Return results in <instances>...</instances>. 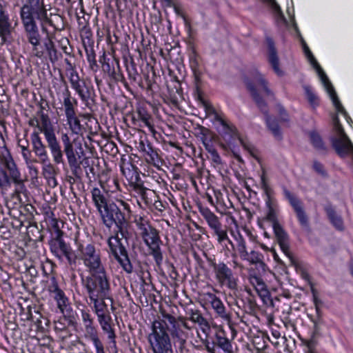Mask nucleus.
Here are the masks:
<instances>
[{
  "label": "nucleus",
  "instance_id": "f257e3e1",
  "mask_svg": "<svg viewBox=\"0 0 353 353\" xmlns=\"http://www.w3.org/2000/svg\"><path fill=\"white\" fill-rule=\"evenodd\" d=\"M303 50L309 61L316 70V72L325 89L330 95L336 109V114H333L332 117L334 134L331 137V142L332 147L336 153L342 157H345L352 151V145L351 141L344 132L343 124L339 117H341V119L345 121L349 126H351V118L347 117L345 110L338 99L331 82L315 59L305 43H303Z\"/></svg>",
  "mask_w": 353,
  "mask_h": 353
},
{
  "label": "nucleus",
  "instance_id": "f03ea898",
  "mask_svg": "<svg viewBox=\"0 0 353 353\" xmlns=\"http://www.w3.org/2000/svg\"><path fill=\"white\" fill-rule=\"evenodd\" d=\"M245 83L257 106L259 108L261 112L265 114V120L268 128L272 132L275 138L277 139H281V133L279 127L276 121L274 119H272V118L268 114L267 103L259 96L255 88V85H257L263 90L267 96L274 97V93L268 86L267 81L264 79L261 74L255 70L252 73L251 77L246 79Z\"/></svg>",
  "mask_w": 353,
  "mask_h": 353
},
{
  "label": "nucleus",
  "instance_id": "7ed1b4c3",
  "mask_svg": "<svg viewBox=\"0 0 353 353\" xmlns=\"http://www.w3.org/2000/svg\"><path fill=\"white\" fill-rule=\"evenodd\" d=\"M37 115L39 118L36 117L31 118L28 121V124L31 127L37 128L41 133L44 134L54 162L57 164L62 163L63 162V152L48 115L42 110L38 112Z\"/></svg>",
  "mask_w": 353,
  "mask_h": 353
},
{
  "label": "nucleus",
  "instance_id": "20e7f679",
  "mask_svg": "<svg viewBox=\"0 0 353 353\" xmlns=\"http://www.w3.org/2000/svg\"><path fill=\"white\" fill-rule=\"evenodd\" d=\"M141 236L148 247L150 253L153 256L157 265H160L163 261V254L161 250V240L158 231L152 226L148 221L140 218L137 222Z\"/></svg>",
  "mask_w": 353,
  "mask_h": 353
},
{
  "label": "nucleus",
  "instance_id": "39448f33",
  "mask_svg": "<svg viewBox=\"0 0 353 353\" xmlns=\"http://www.w3.org/2000/svg\"><path fill=\"white\" fill-rule=\"evenodd\" d=\"M79 259L89 272H101L105 270L101 260V250L94 243H79L77 247Z\"/></svg>",
  "mask_w": 353,
  "mask_h": 353
},
{
  "label": "nucleus",
  "instance_id": "423d86ee",
  "mask_svg": "<svg viewBox=\"0 0 353 353\" xmlns=\"http://www.w3.org/2000/svg\"><path fill=\"white\" fill-rule=\"evenodd\" d=\"M148 341L154 353H172V344L165 325L161 319L154 321Z\"/></svg>",
  "mask_w": 353,
  "mask_h": 353
},
{
  "label": "nucleus",
  "instance_id": "0eeeda50",
  "mask_svg": "<svg viewBox=\"0 0 353 353\" xmlns=\"http://www.w3.org/2000/svg\"><path fill=\"white\" fill-rule=\"evenodd\" d=\"M99 213L107 227L110 228L114 223L116 224L121 236L125 237V214L119 205L114 203H109Z\"/></svg>",
  "mask_w": 353,
  "mask_h": 353
},
{
  "label": "nucleus",
  "instance_id": "6e6552de",
  "mask_svg": "<svg viewBox=\"0 0 353 353\" xmlns=\"http://www.w3.org/2000/svg\"><path fill=\"white\" fill-rule=\"evenodd\" d=\"M210 266L212 268L215 279L221 287L235 291L238 288V278L236 277L232 270L223 261L216 262L210 261Z\"/></svg>",
  "mask_w": 353,
  "mask_h": 353
},
{
  "label": "nucleus",
  "instance_id": "1a4fd4ad",
  "mask_svg": "<svg viewBox=\"0 0 353 353\" xmlns=\"http://www.w3.org/2000/svg\"><path fill=\"white\" fill-rule=\"evenodd\" d=\"M20 17H34L41 22L42 30L44 25L52 26V21L48 17L44 0H26L20 10Z\"/></svg>",
  "mask_w": 353,
  "mask_h": 353
},
{
  "label": "nucleus",
  "instance_id": "9d476101",
  "mask_svg": "<svg viewBox=\"0 0 353 353\" xmlns=\"http://www.w3.org/2000/svg\"><path fill=\"white\" fill-rule=\"evenodd\" d=\"M90 276L85 281V287L90 295V298L94 296H106L110 290V284L107 279L105 270L101 272H90Z\"/></svg>",
  "mask_w": 353,
  "mask_h": 353
},
{
  "label": "nucleus",
  "instance_id": "9b49d317",
  "mask_svg": "<svg viewBox=\"0 0 353 353\" xmlns=\"http://www.w3.org/2000/svg\"><path fill=\"white\" fill-rule=\"evenodd\" d=\"M119 234H121V232L118 230L114 236H110L108 239V244L111 253L123 270L128 273H131L133 268L129 259L124 241L120 239Z\"/></svg>",
  "mask_w": 353,
  "mask_h": 353
},
{
  "label": "nucleus",
  "instance_id": "f8f14e48",
  "mask_svg": "<svg viewBox=\"0 0 353 353\" xmlns=\"http://www.w3.org/2000/svg\"><path fill=\"white\" fill-rule=\"evenodd\" d=\"M160 312L162 317L161 320L164 325H165L167 330L168 329L167 325L168 323L172 325V328L170 330V332L172 339L174 341V343L179 344L180 349H183L184 344L186 342L188 334L180 328L179 323H181V324L185 327L189 328L184 319L182 317H179L176 319L172 315L167 313L165 310H160Z\"/></svg>",
  "mask_w": 353,
  "mask_h": 353
},
{
  "label": "nucleus",
  "instance_id": "ddd939ff",
  "mask_svg": "<svg viewBox=\"0 0 353 353\" xmlns=\"http://www.w3.org/2000/svg\"><path fill=\"white\" fill-rule=\"evenodd\" d=\"M199 212L207 222L208 226L214 231L218 243L221 244L223 241H228L232 247L234 248L233 243L229 239L227 230L222 228L219 217L208 208L200 207Z\"/></svg>",
  "mask_w": 353,
  "mask_h": 353
},
{
  "label": "nucleus",
  "instance_id": "4468645a",
  "mask_svg": "<svg viewBox=\"0 0 353 353\" xmlns=\"http://www.w3.org/2000/svg\"><path fill=\"white\" fill-rule=\"evenodd\" d=\"M41 41H38L36 43H31L32 46V55L37 58L42 59L44 57L45 53L43 48H45L49 60L52 63L56 62L59 59V56L52 38L48 36L43 42V46L41 45Z\"/></svg>",
  "mask_w": 353,
  "mask_h": 353
},
{
  "label": "nucleus",
  "instance_id": "2eb2a0df",
  "mask_svg": "<svg viewBox=\"0 0 353 353\" xmlns=\"http://www.w3.org/2000/svg\"><path fill=\"white\" fill-rule=\"evenodd\" d=\"M214 329L215 339L213 343L225 352H230L232 350L231 341L236 336V330L231 326H229L227 330L221 327L217 326H215Z\"/></svg>",
  "mask_w": 353,
  "mask_h": 353
},
{
  "label": "nucleus",
  "instance_id": "dca6fc26",
  "mask_svg": "<svg viewBox=\"0 0 353 353\" xmlns=\"http://www.w3.org/2000/svg\"><path fill=\"white\" fill-rule=\"evenodd\" d=\"M62 232L57 230V236L50 242V250L53 254L59 259L65 256L69 263L74 262L72 258V251L70 247L67 245L61 238Z\"/></svg>",
  "mask_w": 353,
  "mask_h": 353
},
{
  "label": "nucleus",
  "instance_id": "f3484780",
  "mask_svg": "<svg viewBox=\"0 0 353 353\" xmlns=\"http://www.w3.org/2000/svg\"><path fill=\"white\" fill-rule=\"evenodd\" d=\"M284 194L293 208L301 226L305 229H309V219L303 209L301 201L286 189L284 190Z\"/></svg>",
  "mask_w": 353,
  "mask_h": 353
},
{
  "label": "nucleus",
  "instance_id": "a211bd4d",
  "mask_svg": "<svg viewBox=\"0 0 353 353\" xmlns=\"http://www.w3.org/2000/svg\"><path fill=\"white\" fill-rule=\"evenodd\" d=\"M20 18L28 41L31 44L41 41V36L35 21L36 18L34 17H20Z\"/></svg>",
  "mask_w": 353,
  "mask_h": 353
},
{
  "label": "nucleus",
  "instance_id": "6ab92c4d",
  "mask_svg": "<svg viewBox=\"0 0 353 353\" xmlns=\"http://www.w3.org/2000/svg\"><path fill=\"white\" fill-rule=\"evenodd\" d=\"M99 321L103 330L108 334V338L113 346H116L115 333L113 329L114 323L108 310H95Z\"/></svg>",
  "mask_w": 353,
  "mask_h": 353
},
{
  "label": "nucleus",
  "instance_id": "aec40b11",
  "mask_svg": "<svg viewBox=\"0 0 353 353\" xmlns=\"http://www.w3.org/2000/svg\"><path fill=\"white\" fill-rule=\"evenodd\" d=\"M48 289L49 292L53 294V297L57 301L59 309H63L69 305L68 299L65 293L59 288L57 279L54 276L50 278V284Z\"/></svg>",
  "mask_w": 353,
  "mask_h": 353
},
{
  "label": "nucleus",
  "instance_id": "412c9836",
  "mask_svg": "<svg viewBox=\"0 0 353 353\" xmlns=\"http://www.w3.org/2000/svg\"><path fill=\"white\" fill-rule=\"evenodd\" d=\"M40 132L39 130L38 131H34L32 134L31 140L34 154L39 157L41 163H45L48 161V156L46 147L39 136Z\"/></svg>",
  "mask_w": 353,
  "mask_h": 353
},
{
  "label": "nucleus",
  "instance_id": "4be33fe9",
  "mask_svg": "<svg viewBox=\"0 0 353 353\" xmlns=\"http://www.w3.org/2000/svg\"><path fill=\"white\" fill-rule=\"evenodd\" d=\"M12 26L5 8L0 3V45H3L11 34Z\"/></svg>",
  "mask_w": 353,
  "mask_h": 353
},
{
  "label": "nucleus",
  "instance_id": "5701e85b",
  "mask_svg": "<svg viewBox=\"0 0 353 353\" xmlns=\"http://www.w3.org/2000/svg\"><path fill=\"white\" fill-rule=\"evenodd\" d=\"M3 163L8 170L10 178L13 182L17 184L22 183L23 181L21 179V174L13 161V159L9 153L6 156L3 157Z\"/></svg>",
  "mask_w": 353,
  "mask_h": 353
},
{
  "label": "nucleus",
  "instance_id": "b1692460",
  "mask_svg": "<svg viewBox=\"0 0 353 353\" xmlns=\"http://www.w3.org/2000/svg\"><path fill=\"white\" fill-rule=\"evenodd\" d=\"M273 229L282 251L285 255L290 256V253L288 244V237L286 232L283 230L279 223H274Z\"/></svg>",
  "mask_w": 353,
  "mask_h": 353
},
{
  "label": "nucleus",
  "instance_id": "393cba45",
  "mask_svg": "<svg viewBox=\"0 0 353 353\" xmlns=\"http://www.w3.org/2000/svg\"><path fill=\"white\" fill-rule=\"evenodd\" d=\"M266 43L268 48L269 61L272 65L274 72L277 74L281 75L282 74V71L279 68V61L274 46V41L272 38L268 37H266Z\"/></svg>",
  "mask_w": 353,
  "mask_h": 353
},
{
  "label": "nucleus",
  "instance_id": "a878e982",
  "mask_svg": "<svg viewBox=\"0 0 353 353\" xmlns=\"http://www.w3.org/2000/svg\"><path fill=\"white\" fill-rule=\"evenodd\" d=\"M92 200L98 212L102 210L108 204V199L103 191L99 188L94 187L91 190Z\"/></svg>",
  "mask_w": 353,
  "mask_h": 353
},
{
  "label": "nucleus",
  "instance_id": "bb28decb",
  "mask_svg": "<svg viewBox=\"0 0 353 353\" xmlns=\"http://www.w3.org/2000/svg\"><path fill=\"white\" fill-rule=\"evenodd\" d=\"M69 80L73 89L79 94V97L83 101H86L88 99V95L86 94L82 89L79 83V77L77 72L71 68L69 70Z\"/></svg>",
  "mask_w": 353,
  "mask_h": 353
},
{
  "label": "nucleus",
  "instance_id": "cd10ccee",
  "mask_svg": "<svg viewBox=\"0 0 353 353\" xmlns=\"http://www.w3.org/2000/svg\"><path fill=\"white\" fill-rule=\"evenodd\" d=\"M90 304L93 303L95 309H114L112 305V299L106 296H94V298H90Z\"/></svg>",
  "mask_w": 353,
  "mask_h": 353
},
{
  "label": "nucleus",
  "instance_id": "c85d7f7f",
  "mask_svg": "<svg viewBox=\"0 0 353 353\" xmlns=\"http://www.w3.org/2000/svg\"><path fill=\"white\" fill-rule=\"evenodd\" d=\"M271 8L274 13L276 23L280 26H287L288 21L283 16L280 6L277 4L275 0H264Z\"/></svg>",
  "mask_w": 353,
  "mask_h": 353
},
{
  "label": "nucleus",
  "instance_id": "c756f323",
  "mask_svg": "<svg viewBox=\"0 0 353 353\" xmlns=\"http://www.w3.org/2000/svg\"><path fill=\"white\" fill-rule=\"evenodd\" d=\"M192 311V312L191 314L190 319L193 322L197 323L201 326L203 332L208 336L210 332V327L208 321L201 315L199 310Z\"/></svg>",
  "mask_w": 353,
  "mask_h": 353
},
{
  "label": "nucleus",
  "instance_id": "7c9ffc66",
  "mask_svg": "<svg viewBox=\"0 0 353 353\" xmlns=\"http://www.w3.org/2000/svg\"><path fill=\"white\" fill-rule=\"evenodd\" d=\"M137 117L139 120L141 121L148 128L151 133L153 134H156L152 117L150 113L143 108H139L137 110Z\"/></svg>",
  "mask_w": 353,
  "mask_h": 353
},
{
  "label": "nucleus",
  "instance_id": "2f4dec72",
  "mask_svg": "<svg viewBox=\"0 0 353 353\" xmlns=\"http://www.w3.org/2000/svg\"><path fill=\"white\" fill-rule=\"evenodd\" d=\"M320 336L319 329L316 328L313 331L310 339L302 340V342L307 347L306 353H317L316 346L318 344V339Z\"/></svg>",
  "mask_w": 353,
  "mask_h": 353
},
{
  "label": "nucleus",
  "instance_id": "473e14b6",
  "mask_svg": "<svg viewBox=\"0 0 353 353\" xmlns=\"http://www.w3.org/2000/svg\"><path fill=\"white\" fill-rule=\"evenodd\" d=\"M64 152L67 157L69 166L71 168H79V163L78 160L80 159V156L77 152H74L73 146L64 148Z\"/></svg>",
  "mask_w": 353,
  "mask_h": 353
},
{
  "label": "nucleus",
  "instance_id": "72a5a7b5",
  "mask_svg": "<svg viewBox=\"0 0 353 353\" xmlns=\"http://www.w3.org/2000/svg\"><path fill=\"white\" fill-rule=\"evenodd\" d=\"M64 94L63 105L66 117L75 113L74 105H77V101L76 99L71 98L70 93L68 89L65 90V93Z\"/></svg>",
  "mask_w": 353,
  "mask_h": 353
},
{
  "label": "nucleus",
  "instance_id": "f704fd0d",
  "mask_svg": "<svg viewBox=\"0 0 353 353\" xmlns=\"http://www.w3.org/2000/svg\"><path fill=\"white\" fill-rule=\"evenodd\" d=\"M325 210L331 223L334 225V226L338 230H342L343 221L341 216H339L334 210L330 206L326 207Z\"/></svg>",
  "mask_w": 353,
  "mask_h": 353
},
{
  "label": "nucleus",
  "instance_id": "c9c22d12",
  "mask_svg": "<svg viewBox=\"0 0 353 353\" xmlns=\"http://www.w3.org/2000/svg\"><path fill=\"white\" fill-rule=\"evenodd\" d=\"M145 153L148 155L147 161L153 164L154 165H157L160 162V158L159 154L156 150H154L150 143L147 144V150Z\"/></svg>",
  "mask_w": 353,
  "mask_h": 353
},
{
  "label": "nucleus",
  "instance_id": "e433bc0d",
  "mask_svg": "<svg viewBox=\"0 0 353 353\" xmlns=\"http://www.w3.org/2000/svg\"><path fill=\"white\" fill-rule=\"evenodd\" d=\"M249 281L251 285L258 292L266 291V285L263 279L256 275H250L249 276Z\"/></svg>",
  "mask_w": 353,
  "mask_h": 353
},
{
  "label": "nucleus",
  "instance_id": "4c0bfd02",
  "mask_svg": "<svg viewBox=\"0 0 353 353\" xmlns=\"http://www.w3.org/2000/svg\"><path fill=\"white\" fill-rule=\"evenodd\" d=\"M68 124L74 133H77L81 129L79 119L76 117V113L66 116Z\"/></svg>",
  "mask_w": 353,
  "mask_h": 353
},
{
  "label": "nucleus",
  "instance_id": "58836bf2",
  "mask_svg": "<svg viewBox=\"0 0 353 353\" xmlns=\"http://www.w3.org/2000/svg\"><path fill=\"white\" fill-rule=\"evenodd\" d=\"M309 311H310V312L307 313V316L314 324V327L313 331H315L316 328H319L320 330L319 325L323 322L321 310H309Z\"/></svg>",
  "mask_w": 353,
  "mask_h": 353
},
{
  "label": "nucleus",
  "instance_id": "ea45409f",
  "mask_svg": "<svg viewBox=\"0 0 353 353\" xmlns=\"http://www.w3.org/2000/svg\"><path fill=\"white\" fill-rule=\"evenodd\" d=\"M310 140L312 143V145L319 150L320 151H325L326 148L324 145V143L322 141L321 137L320 135L314 132H312L310 134Z\"/></svg>",
  "mask_w": 353,
  "mask_h": 353
},
{
  "label": "nucleus",
  "instance_id": "a19ab883",
  "mask_svg": "<svg viewBox=\"0 0 353 353\" xmlns=\"http://www.w3.org/2000/svg\"><path fill=\"white\" fill-rule=\"evenodd\" d=\"M243 260L248 261L252 264L260 263L261 265H265L262 261L261 255L254 250L248 252L247 256Z\"/></svg>",
  "mask_w": 353,
  "mask_h": 353
},
{
  "label": "nucleus",
  "instance_id": "79ce46f5",
  "mask_svg": "<svg viewBox=\"0 0 353 353\" xmlns=\"http://www.w3.org/2000/svg\"><path fill=\"white\" fill-rule=\"evenodd\" d=\"M236 249L239 254V256L241 259H243L245 256H247L248 251L246 248V243L245 240L241 236H239V238H236Z\"/></svg>",
  "mask_w": 353,
  "mask_h": 353
},
{
  "label": "nucleus",
  "instance_id": "37998d69",
  "mask_svg": "<svg viewBox=\"0 0 353 353\" xmlns=\"http://www.w3.org/2000/svg\"><path fill=\"white\" fill-rule=\"evenodd\" d=\"M305 91L307 99L310 103L311 107L315 109L319 105V99L317 96L312 91L309 87H305Z\"/></svg>",
  "mask_w": 353,
  "mask_h": 353
},
{
  "label": "nucleus",
  "instance_id": "c03bdc74",
  "mask_svg": "<svg viewBox=\"0 0 353 353\" xmlns=\"http://www.w3.org/2000/svg\"><path fill=\"white\" fill-rule=\"evenodd\" d=\"M43 164V169H42V172H43V175L45 177V179L52 178V176H56L57 172H56L54 166L52 163H47V162H46Z\"/></svg>",
  "mask_w": 353,
  "mask_h": 353
},
{
  "label": "nucleus",
  "instance_id": "a18cd8bd",
  "mask_svg": "<svg viewBox=\"0 0 353 353\" xmlns=\"http://www.w3.org/2000/svg\"><path fill=\"white\" fill-rule=\"evenodd\" d=\"M290 310H283L282 314L280 316L281 321H282V323H283L286 328H288L290 327H294V323L293 319L290 317Z\"/></svg>",
  "mask_w": 353,
  "mask_h": 353
},
{
  "label": "nucleus",
  "instance_id": "49530a36",
  "mask_svg": "<svg viewBox=\"0 0 353 353\" xmlns=\"http://www.w3.org/2000/svg\"><path fill=\"white\" fill-rule=\"evenodd\" d=\"M91 322L89 320V324L85 326V336L90 341H93L98 339V334L96 329L90 325Z\"/></svg>",
  "mask_w": 353,
  "mask_h": 353
},
{
  "label": "nucleus",
  "instance_id": "de8ad7c7",
  "mask_svg": "<svg viewBox=\"0 0 353 353\" xmlns=\"http://www.w3.org/2000/svg\"><path fill=\"white\" fill-rule=\"evenodd\" d=\"M134 190L139 194L145 203H148V192L145 188L141 183H136L132 185Z\"/></svg>",
  "mask_w": 353,
  "mask_h": 353
},
{
  "label": "nucleus",
  "instance_id": "09e8293b",
  "mask_svg": "<svg viewBox=\"0 0 353 353\" xmlns=\"http://www.w3.org/2000/svg\"><path fill=\"white\" fill-rule=\"evenodd\" d=\"M208 301L210 303V307L212 309H221L223 307L222 302L214 295L209 294Z\"/></svg>",
  "mask_w": 353,
  "mask_h": 353
},
{
  "label": "nucleus",
  "instance_id": "8fccbe9b",
  "mask_svg": "<svg viewBox=\"0 0 353 353\" xmlns=\"http://www.w3.org/2000/svg\"><path fill=\"white\" fill-rule=\"evenodd\" d=\"M32 310H19V312L16 314V321H27L30 320Z\"/></svg>",
  "mask_w": 353,
  "mask_h": 353
},
{
  "label": "nucleus",
  "instance_id": "3c124183",
  "mask_svg": "<svg viewBox=\"0 0 353 353\" xmlns=\"http://www.w3.org/2000/svg\"><path fill=\"white\" fill-rule=\"evenodd\" d=\"M43 318L42 314L39 310H34V314L31 312V317L30 321H32L38 327L42 326L41 319Z\"/></svg>",
  "mask_w": 353,
  "mask_h": 353
},
{
  "label": "nucleus",
  "instance_id": "603ef678",
  "mask_svg": "<svg viewBox=\"0 0 353 353\" xmlns=\"http://www.w3.org/2000/svg\"><path fill=\"white\" fill-rule=\"evenodd\" d=\"M10 185V178L6 171L0 172V188H6Z\"/></svg>",
  "mask_w": 353,
  "mask_h": 353
},
{
  "label": "nucleus",
  "instance_id": "864d4df0",
  "mask_svg": "<svg viewBox=\"0 0 353 353\" xmlns=\"http://www.w3.org/2000/svg\"><path fill=\"white\" fill-rule=\"evenodd\" d=\"M210 154V159L212 161V162L216 165H221L222 163V160L221 157L219 156V153L214 149V150H212L210 152H209Z\"/></svg>",
  "mask_w": 353,
  "mask_h": 353
},
{
  "label": "nucleus",
  "instance_id": "5fc2aeb1",
  "mask_svg": "<svg viewBox=\"0 0 353 353\" xmlns=\"http://www.w3.org/2000/svg\"><path fill=\"white\" fill-rule=\"evenodd\" d=\"M116 204L119 206V208L121 209L122 212L126 211L128 214L130 213V205L125 201L121 199H117Z\"/></svg>",
  "mask_w": 353,
  "mask_h": 353
},
{
  "label": "nucleus",
  "instance_id": "6e6d98bb",
  "mask_svg": "<svg viewBox=\"0 0 353 353\" xmlns=\"http://www.w3.org/2000/svg\"><path fill=\"white\" fill-rule=\"evenodd\" d=\"M92 342L96 348L97 353H105L103 345L101 340L99 339V338L95 339Z\"/></svg>",
  "mask_w": 353,
  "mask_h": 353
},
{
  "label": "nucleus",
  "instance_id": "4d7b16f0",
  "mask_svg": "<svg viewBox=\"0 0 353 353\" xmlns=\"http://www.w3.org/2000/svg\"><path fill=\"white\" fill-rule=\"evenodd\" d=\"M203 143L205 150L210 152L212 150H214L215 148L213 147L212 144L210 142V140H208L205 134H203Z\"/></svg>",
  "mask_w": 353,
  "mask_h": 353
},
{
  "label": "nucleus",
  "instance_id": "13d9d810",
  "mask_svg": "<svg viewBox=\"0 0 353 353\" xmlns=\"http://www.w3.org/2000/svg\"><path fill=\"white\" fill-rule=\"evenodd\" d=\"M61 140H62V142L63 143L64 148L73 146L72 143V142L70 141V139L69 136L67 134H62Z\"/></svg>",
  "mask_w": 353,
  "mask_h": 353
},
{
  "label": "nucleus",
  "instance_id": "bf43d9fd",
  "mask_svg": "<svg viewBox=\"0 0 353 353\" xmlns=\"http://www.w3.org/2000/svg\"><path fill=\"white\" fill-rule=\"evenodd\" d=\"M267 220L272 223V226L274 225V223H278L276 221V215L272 209H270L266 217Z\"/></svg>",
  "mask_w": 353,
  "mask_h": 353
},
{
  "label": "nucleus",
  "instance_id": "052dcab7",
  "mask_svg": "<svg viewBox=\"0 0 353 353\" xmlns=\"http://www.w3.org/2000/svg\"><path fill=\"white\" fill-rule=\"evenodd\" d=\"M310 286H311V290H312L313 296H314V300L316 308L318 309L319 307H321L322 305L320 304V301L317 299L316 294V290L312 283H310Z\"/></svg>",
  "mask_w": 353,
  "mask_h": 353
},
{
  "label": "nucleus",
  "instance_id": "680f3d73",
  "mask_svg": "<svg viewBox=\"0 0 353 353\" xmlns=\"http://www.w3.org/2000/svg\"><path fill=\"white\" fill-rule=\"evenodd\" d=\"M52 339L49 336H44L41 339H39V345L41 346H46L48 345Z\"/></svg>",
  "mask_w": 353,
  "mask_h": 353
},
{
  "label": "nucleus",
  "instance_id": "e2e57ef3",
  "mask_svg": "<svg viewBox=\"0 0 353 353\" xmlns=\"http://www.w3.org/2000/svg\"><path fill=\"white\" fill-rule=\"evenodd\" d=\"M313 167H314V170L316 171H317L318 172H319V173L324 172L323 167L319 162L315 161L314 163Z\"/></svg>",
  "mask_w": 353,
  "mask_h": 353
},
{
  "label": "nucleus",
  "instance_id": "0e129e2a",
  "mask_svg": "<svg viewBox=\"0 0 353 353\" xmlns=\"http://www.w3.org/2000/svg\"><path fill=\"white\" fill-rule=\"evenodd\" d=\"M48 181V183L49 185H50L52 188H54L57 185V179L55 176H52V178H48L46 179Z\"/></svg>",
  "mask_w": 353,
  "mask_h": 353
},
{
  "label": "nucleus",
  "instance_id": "69168bd1",
  "mask_svg": "<svg viewBox=\"0 0 353 353\" xmlns=\"http://www.w3.org/2000/svg\"><path fill=\"white\" fill-rule=\"evenodd\" d=\"M241 145L244 147L245 149L252 152V148L250 145L246 143L242 139L239 138Z\"/></svg>",
  "mask_w": 353,
  "mask_h": 353
},
{
  "label": "nucleus",
  "instance_id": "338daca9",
  "mask_svg": "<svg viewBox=\"0 0 353 353\" xmlns=\"http://www.w3.org/2000/svg\"><path fill=\"white\" fill-rule=\"evenodd\" d=\"M121 171L125 176H127L128 174H130V168H125L124 164L121 165Z\"/></svg>",
  "mask_w": 353,
  "mask_h": 353
},
{
  "label": "nucleus",
  "instance_id": "774afa93",
  "mask_svg": "<svg viewBox=\"0 0 353 353\" xmlns=\"http://www.w3.org/2000/svg\"><path fill=\"white\" fill-rule=\"evenodd\" d=\"M55 329L59 330L61 332H66V330L65 329V327L63 326V325L60 322L55 323Z\"/></svg>",
  "mask_w": 353,
  "mask_h": 353
}]
</instances>
